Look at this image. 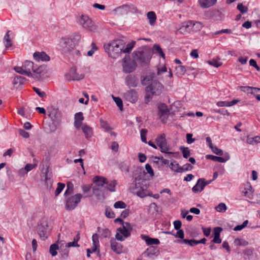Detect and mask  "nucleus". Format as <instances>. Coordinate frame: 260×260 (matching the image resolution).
Returning <instances> with one entry per match:
<instances>
[{"mask_svg": "<svg viewBox=\"0 0 260 260\" xmlns=\"http://www.w3.org/2000/svg\"><path fill=\"white\" fill-rule=\"evenodd\" d=\"M125 47V42L122 40H116L104 45L106 52L109 57L116 59L119 56L122 52L123 47Z\"/></svg>", "mask_w": 260, "mask_h": 260, "instance_id": "nucleus-1", "label": "nucleus"}, {"mask_svg": "<svg viewBox=\"0 0 260 260\" xmlns=\"http://www.w3.org/2000/svg\"><path fill=\"white\" fill-rule=\"evenodd\" d=\"M163 85L157 80L152 81L151 84L146 87L145 103H148L154 95H160L164 90Z\"/></svg>", "mask_w": 260, "mask_h": 260, "instance_id": "nucleus-2", "label": "nucleus"}, {"mask_svg": "<svg viewBox=\"0 0 260 260\" xmlns=\"http://www.w3.org/2000/svg\"><path fill=\"white\" fill-rule=\"evenodd\" d=\"M133 55L134 59L141 64H147L151 57V51L146 47L135 51Z\"/></svg>", "mask_w": 260, "mask_h": 260, "instance_id": "nucleus-3", "label": "nucleus"}, {"mask_svg": "<svg viewBox=\"0 0 260 260\" xmlns=\"http://www.w3.org/2000/svg\"><path fill=\"white\" fill-rule=\"evenodd\" d=\"M93 184H86L81 185V189L84 198L91 197L93 195L98 196V175L93 178Z\"/></svg>", "mask_w": 260, "mask_h": 260, "instance_id": "nucleus-4", "label": "nucleus"}, {"mask_svg": "<svg viewBox=\"0 0 260 260\" xmlns=\"http://www.w3.org/2000/svg\"><path fill=\"white\" fill-rule=\"evenodd\" d=\"M140 178L136 177L129 186V191L133 194L143 198L147 196V191L144 189L140 183Z\"/></svg>", "mask_w": 260, "mask_h": 260, "instance_id": "nucleus-5", "label": "nucleus"}, {"mask_svg": "<svg viewBox=\"0 0 260 260\" xmlns=\"http://www.w3.org/2000/svg\"><path fill=\"white\" fill-rule=\"evenodd\" d=\"M131 230L132 228L129 223L125 222V223H123L122 227L117 229L115 235L116 239L120 241H123L125 238L131 235Z\"/></svg>", "mask_w": 260, "mask_h": 260, "instance_id": "nucleus-6", "label": "nucleus"}, {"mask_svg": "<svg viewBox=\"0 0 260 260\" xmlns=\"http://www.w3.org/2000/svg\"><path fill=\"white\" fill-rule=\"evenodd\" d=\"M137 66L135 60H132L129 55H126L122 60V71L125 73L133 72Z\"/></svg>", "mask_w": 260, "mask_h": 260, "instance_id": "nucleus-7", "label": "nucleus"}, {"mask_svg": "<svg viewBox=\"0 0 260 260\" xmlns=\"http://www.w3.org/2000/svg\"><path fill=\"white\" fill-rule=\"evenodd\" d=\"M37 230L41 239L42 240H45L48 237V224L45 218H42L40 220Z\"/></svg>", "mask_w": 260, "mask_h": 260, "instance_id": "nucleus-8", "label": "nucleus"}, {"mask_svg": "<svg viewBox=\"0 0 260 260\" xmlns=\"http://www.w3.org/2000/svg\"><path fill=\"white\" fill-rule=\"evenodd\" d=\"M82 197V194L77 193L75 196L67 198L66 202V209L70 211L74 209L78 203H80Z\"/></svg>", "mask_w": 260, "mask_h": 260, "instance_id": "nucleus-9", "label": "nucleus"}, {"mask_svg": "<svg viewBox=\"0 0 260 260\" xmlns=\"http://www.w3.org/2000/svg\"><path fill=\"white\" fill-rule=\"evenodd\" d=\"M117 184L115 180H108L106 178L99 176V187H104L107 190L114 192L115 191V186Z\"/></svg>", "mask_w": 260, "mask_h": 260, "instance_id": "nucleus-10", "label": "nucleus"}, {"mask_svg": "<svg viewBox=\"0 0 260 260\" xmlns=\"http://www.w3.org/2000/svg\"><path fill=\"white\" fill-rule=\"evenodd\" d=\"M157 145L159 147L160 151L162 153L169 154H174V153L169 152V147L167 145V142L164 134L158 136L155 139Z\"/></svg>", "mask_w": 260, "mask_h": 260, "instance_id": "nucleus-11", "label": "nucleus"}, {"mask_svg": "<svg viewBox=\"0 0 260 260\" xmlns=\"http://www.w3.org/2000/svg\"><path fill=\"white\" fill-rule=\"evenodd\" d=\"M60 43L61 44L62 51L64 53L70 52L75 47L74 42L69 38H62Z\"/></svg>", "mask_w": 260, "mask_h": 260, "instance_id": "nucleus-12", "label": "nucleus"}, {"mask_svg": "<svg viewBox=\"0 0 260 260\" xmlns=\"http://www.w3.org/2000/svg\"><path fill=\"white\" fill-rule=\"evenodd\" d=\"M78 22L83 27L90 31H92L95 29L91 20L87 16L81 15L78 19Z\"/></svg>", "mask_w": 260, "mask_h": 260, "instance_id": "nucleus-13", "label": "nucleus"}, {"mask_svg": "<svg viewBox=\"0 0 260 260\" xmlns=\"http://www.w3.org/2000/svg\"><path fill=\"white\" fill-rule=\"evenodd\" d=\"M158 109V115L160 119L162 122H166L170 114L169 110L165 104H159Z\"/></svg>", "mask_w": 260, "mask_h": 260, "instance_id": "nucleus-14", "label": "nucleus"}, {"mask_svg": "<svg viewBox=\"0 0 260 260\" xmlns=\"http://www.w3.org/2000/svg\"><path fill=\"white\" fill-rule=\"evenodd\" d=\"M124 100L131 103H135L138 99L137 92L135 89H130L123 93Z\"/></svg>", "mask_w": 260, "mask_h": 260, "instance_id": "nucleus-15", "label": "nucleus"}, {"mask_svg": "<svg viewBox=\"0 0 260 260\" xmlns=\"http://www.w3.org/2000/svg\"><path fill=\"white\" fill-rule=\"evenodd\" d=\"M47 69V67L45 64L41 65L37 68H34V70L32 73L33 76L31 77L35 79L39 80L42 76L44 75L46 73Z\"/></svg>", "mask_w": 260, "mask_h": 260, "instance_id": "nucleus-16", "label": "nucleus"}, {"mask_svg": "<svg viewBox=\"0 0 260 260\" xmlns=\"http://www.w3.org/2000/svg\"><path fill=\"white\" fill-rule=\"evenodd\" d=\"M66 77L69 78V80L78 81L83 79L84 75L83 74L80 75L77 74L76 69L73 67L70 69L68 74L66 75Z\"/></svg>", "mask_w": 260, "mask_h": 260, "instance_id": "nucleus-17", "label": "nucleus"}, {"mask_svg": "<svg viewBox=\"0 0 260 260\" xmlns=\"http://www.w3.org/2000/svg\"><path fill=\"white\" fill-rule=\"evenodd\" d=\"M110 245L112 250L116 253L120 254L123 252L122 245L117 242L115 239L112 238L110 240Z\"/></svg>", "mask_w": 260, "mask_h": 260, "instance_id": "nucleus-18", "label": "nucleus"}, {"mask_svg": "<svg viewBox=\"0 0 260 260\" xmlns=\"http://www.w3.org/2000/svg\"><path fill=\"white\" fill-rule=\"evenodd\" d=\"M138 83V80L135 76L129 75L125 79V84L129 88L137 87Z\"/></svg>", "mask_w": 260, "mask_h": 260, "instance_id": "nucleus-19", "label": "nucleus"}, {"mask_svg": "<svg viewBox=\"0 0 260 260\" xmlns=\"http://www.w3.org/2000/svg\"><path fill=\"white\" fill-rule=\"evenodd\" d=\"M23 67L25 72H27L26 73V76L28 77H31L33 76L32 75L31 71H33L34 70V63L33 62L29 60H26L23 64Z\"/></svg>", "mask_w": 260, "mask_h": 260, "instance_id": "nucleus-20", "label": "nucleus"}, {"mask_svg": "<svg viewBox=\"0 0 260 260\" xmlns=\"http://www.w3.org/2000/svg\"><path fill=\"white\" fill-rule=\"evenodd\" d=\"M100 126L105 132L109 133L111 136L116 137V134L112 131V127H111L108 122L103 119L100 120Z\"/></svg>", "mask_w": 260, "mask_h": 260, "instance_id": "nucleus-21", "label": "nucleus"}, {"mask_svg": "<svg viewBox=\"0 0 260 260\" xmlns=\"http://www.w3.org/2000/svg\"><path fill=\"white\" fill-rule=\"evenodd\" d=\"M33 57L37 61H47L50 60V57L44 52H36L34 53Z\"/></svg>", "mask_w": 260, "mask_h": 260, "instance_id": "nucleus-22", "label": "nucleus"}, {"mask_svg": "<svg viewBox=\"0 0 260 260\" xmlns=\"http://www.w3.org/2000/svg\"><path fill=\"white\" fill-rule=\"evenodd\" d=\"M93 246L91 248L87 249V256L89 257L90 254L95 252L98 248V234L95 233L92 235Z\"/></svg>", "mask_w": 260, "mask_h": 260, "instance_id": "nucleus-23", "label": "nucleus"}, {"mask_svg": "<svg viewBox=\"0 0 260 260\" xmlns=\"http://www.w3.org/2000/svg\"><path fill=\"white\" fill-rule=\"evenodd\" d=\"M242 192L244 194L245 196L251 199L253 195V189L251 184L249 182L244 184V188L242 190Z\"/></svg>", "mask_w": 260, "mask_h": 260, "instance_id": "nucleus-24", "label": "nucleus"}, {"mask_svg": "<svg viewBox=\"0 0 260 260\" xmlns=\"http://www.w3.org/2000/svg\"><path fill=\"white\" fill-rule=\"evenodd\" d=\"M222 230V229L220 227H216L214 229L213 232V239L212 240V242L218 244L221 243L220 234Z\"/></svg>", "mask_w": 260, "mask_h": 260, "instance_id": "nucleus-25", "label": "nucleus"}, {"mask_svg": "<svg viewBox=\"0 0 260 260\" xmlns=\"http://www.w3.org/2000/svg\"><path fill=\"white\" fill-rule=\"evenodd\" d=\"M206 157L207 159H211L212 160L220 162H225L226 161H228L230 158L229 154H227V155L224 157L216 156L215 155L210 154L207 155L206 156Z\"/></svg>", "mask_w": 260, "mask_h": 260, "instance_id": "nucleus-26", "label": "nucleus"}, {"mask_svg": "<svg viewBox=\"0 0 260 260\" xmlns=\"http://www.w3.org/2000/svg\"><path fill=\"white\" fill-rule=\"evenodd\" d=\"M189 23L191 25V29L193 31H200L204 27L203 24L200 21L190 20Z\"/></svg>", "mask_w": 260, "mask_h": 260, "instance_id": "nucleus-27", "label": "nucleus"}, {"mask_svg": "<svg viewBox=\"0 0 260 260\" xmlns=\"http://www.w3.org/2000/svg\"><path fill=\"white\" fill-rule=\"evenodd\" d=\"M142 239L145 240L148 245H158L159 244V240L157 238H152L148 236L142 235Z\"/></svg>", "mask_w": 260, "mask_h": 260, "instance_id": "nucleus-28", "label": "nucleus"}, {"mask_svg": "<svg viewBox=\"0 0 260 260\" xmlns=\"http://www.w3.org/2000/svg\"><path fill=\"white\" fill-rule=\"evenodd\" d=\"M130 10V8L127 5H123L119 7L114 10V11L119 15H124L127 14Z\"/></svg>", "mask_w": 260, "mask_h": 260, "instance_id": "nucleus-29", "label": "nucleus"}, {"mask_svg": "<svg viewBox=\"0 0 260 260\" xmlns=\"http://www.w3.org/2000/svg\"><path fill=\"white\" fill-rule=\"evenodd\" d=\"M213 181L212 179V180H209V181H206L205 179L203 178V181H202V184H201V189H197V186L198 185V184L197 185H194L192 188V190L193 192L194 193H199V192H201L204 188V187L209 184L210 183H211Z\"/></svg>", "mask_w": 260, "mask_h": 260, "instance_id": "nucleus-30", "label": "nucleus"}, {"mask_svg": "<svg viewBox=\"0 0 260 260\" xmlns=\"http://www.w3.org/2000/svg\"><path fill=\"white\" fill-rule=\"evenodd\" d=\"M191 29V25L189 23V21L184 23L180 27L178 31L182 34H185L190 31Z\"/></svg>", "mask_w": 260, "mask_h": 260, "instance_id": "nucleus-31", "label": "nucleus"}, {"mask_svg": "<svg viewBox=\"0 0 260 260\" xmlns=\"http://www.w3.org/2000/svg\"><path fill=\"white\" fill-rule=\"evenodd\" d=\"M158 252V250L156 247L151 246L147 249L143 254L147 256L150 257L152 255L157 254Z\"/></svg>", "mask_w": 260, "mask_h": 260, "instance_id": "nucleus-32", "label": "nucleus"}, {"mask_svg": "<svg viewBox=\"0 0 260 260\" xmlns=\"http://www.w3.org/2000/svg\"><path fill=\"white\" fill-rule=\"evenodd\" d=\"M59 252L63 259H66L68 257L69 249L66 246H64L63 244L60 245Z\"/></svg>", "mask_w": 260, "mask_h": 260, "instance_id": "nucleus-33", "label": "nucleus"}, {"mask_svg": "<svg viewBox=\"0 0 260 260\" xmlns=\"http://www.w3.org/2000/svg\"><path fill=\"white\" fill-rule=\"evenodd\" d=\"M26 81L25 78L20 76H16L13 79V83L14 85H22Z\"/></svg>", "mask_w": 260, "mask_h": 260, "instance_id": "nucleus-34", "label": "nucleus"}, {"mask_svg": "<svg viewBox=\"0 0 260 260\" xmlns=\"http://www.w3.org/2000/svg\"><path fill=\"white\" fill-rule=\"evenodd\" d=\"M136 44V42L135 41H132L130 43H128L126 47H123V49H122V52L123 53H129L131 52L133 48L134 47Z\"/></svg>", "mask_w": 260, "mask_h": 260, "instance_id": "nucleus-35", "label": "nucleus"}, {"mask_svg": "<svg viewBox=\"0 0 260 260\" xmlns=\"http://www.w3.org/2000/svg\"><path fill=\"white\" fill-rule=\"evenodd\" d=\"M169 167L173 171L181 173V172H180L181 167L179 166V164L174 160L170 164Z\"/></svg>", "mask_w": 260, "mask_h": 260, "instance_id": "nucleus-36", "label": "nucleus"}, {"mask_svg": "<svg viewBox=\"0 0 260 260\" xmlns=\"http://www.w3.org/2000/svg\"><path fill=\"white\" fill-rule=\"evenodd\" d=\"M147 18L149 20V24L151 25H153L156 19V16L155 13L153 11L149 12L147 14Z\"/></svg>", "mask_w": 260, "mask_h": 260, "instance_id": "nucleus-37", "label": "nucleus"}, {"mask_svg": "<svg viewBox=\"0 0 260 260\" xmlns=\"http://www.w3.org/2000/svg\"><path fill=\"white\" fill-rule=\"evenodd\" d=\"M176 74L178 77H181L184 75L186 71V68L184 66H179L175 68Z\"/></svg>", "mask_w": 260, "mask_h": 260, "instance_id": "nucleus-38", "label": "nucleus"}, {"mask_svg": "<svg viewBox=\"0 0 260 260\" xmlns=\"http://www.w3.org/2000/svg\"><path fill=\"white\" fill-rule=\"evenodd\" d=\"M248 92H250L251 93L254 94L258 101H260V88L256 87H248Z\"/></svg>", "mask_w": 260, "mask_h": 260, "instance_id": "nucleus-39", "label": "nucleus"}, {"mask_svg": "<svg viewBox=\"0 0 260 260\" xmlns=\"http://www.w3.org/2000/svg\"><path fill=\"white\" fill-rule=\"evenodd\" d=\"M59 245L58 244L54 243L51 245L49 249V252L52 256H55L57 254V250L59 249Z\"/></svg>", "mask_w": 260, "mask_h": 260, "instance_id": "nucleus-40", "label": "nucleus"}, {"mask_svg": "<svg viewBox=\"0 0 260 260\" xmlns=\"http://www.w3.org/2000/svg\"><path fill=\"white\" fill-rule=\"evenodd\" d=\"M11 33V31L10 30H8L4 38V41L6 42V43L5 44V47L6 49H8L12 45V43L10 38V34Z\"/></svg>", "mask_w": 260, "mask_h": 260, "instance_id": "nucleus-41", "label": "nucleus"}, {"mask_svg": "<svg viewBox=\"0 0 260 260\" xmlns=\"http://www.w3.org/2000/svg\"><path fill=\"white\" fill-rule=\"evenodd\" d=\"M80 239L79 234L78 233L76 236L74 238V241L68 243L65 246L68 248L71 247H79L78 244V241Z\"/></svg>", "mask_w": 260, "mask_h": 260, "instance_id": "nucleus-42", "label": "nucleus"}, {"mask_svg": "<svg viewBox=\"0 0 260 260\" xmlns=\"http://www.w3.org/2000/svg\"><path fill=\"white\" fill-rule=\"evenodd\" d=\"M74 191V184L71 182H68L67 183V189L64 192V195L67 196L71 194Z\"/></svg>", "mask_w": 260, "mask_h": 260, "instance_id": "nucleus-43", "label": "nucleus"}, {"mask_svg": "<svg viewBox=\"0 0 260 260\" xmlns=\"http://www.w3.org/2000/svg\"><path fill=\"white\" fill-rule=\"evenodd\" d=\"M246 141L247 143L249 144L254 145L260 142V137L258 136H256L254 137H250L248 136Z\"/></svg>", "mask_w": 260, "mask_h": 260, "instance_id": "nucleus-44", "label": "nucleus"}, {"mask_svg": "<svg viewBox=\"0 0 260 260\" xmlns=\"http://www.w3.org/2000/svg\"><path fill=\"white\" fill-rule=\"evenodd\" d=\"M82 129L86 138L91 137L92 135V131L89 127L86 125H84L82 126Z\"/></svg>", "mask_w": 260, "mask_h": 260, "instance_id": "nucleus-45", "label": "nucleus"}, {"mask_svg": "<svg viewBox=\"0 0 260 260\" xmlns=\"http://www.w3.org/2000/svg\"><path fill=\"white\" fill-rule=\"evenodd\" d=\"M112 98L116 104L117 107L119 108L120 111L123 110V103L122 100L119 97H115L112 95Z\"/></svg>", "mask_w": 260, "mask_h": 260, "instance_id": "nucleus-46", "label": "nucleus"}, {"mask_svg": "<svg viewBox=\"0 0 260 260\" xmlns=\"http://www.w3.org/2000/svg\"><path fill=\"white\" fill-rule=\"evenodd\" d=\"M215 209L218 212H224L227 209V207L224 203H221L215 207Z\"/></svg>", "mask_w": 260, "mask_h": 260, "instance_id": "nucleus-47", "label": "nucleus"}, {"mask_svg": "<svg viewBox=\"0 0 260 260\" xmlns=\"http://www.w3.org/2000/svg\"><path fill=\"white\" fill-rule=\"evenodd\" d=\"M180 149L181 150L183 154V156L187 158L190 155V152L188 147H181Z\"/></svg>", "mask_w": 260, "mask_h": 260, "instance_id": "nucleus-48", "label": "nucleus"}, {"mask_svg": "<svg viewBox=\"0 0 260 260\" xmlns=\"http://www.w3.org/2000/svg\"><path fill=\"white\" fill-rule=\"evenodd\" d=\"M105 215L108 218H113L114 217V213L110 207L106 206Z\"/></svg>", "mask_w": 260, "mask_h": 260, "instance_id": "nucleus-49", "label": "nucleus"}, {"mask_svg": "<svg viewBox=\"0 0 260 260\" xmlns=\"http://www.w3.org/2000/svg\"><path fill=\"white\" fill-rule=\"evenodd\" d=\"M147 132L148 131L145 128H142L140 132L141 141L145 143H147L146 140V135Z\"/></svg>", "mask_w": 260, "mask_h": 260, "instance_id": "nucleus-50", "label": "nucleus"}, {"mask_svg": "<svg viewBox=\"0 0 260 260\" xmlns=\"http://www.w3.org/2000/svg\"><path fill=\"white\" fill-rule=\"evenodd\" d=\"M65 184L62 183H58L57 187L55 191V196H57L63 189Z\"/></svg>", "mask_w": 260, "mask_h": 260, "instance_id": "nucleus-51", "label": "nucleus"}, {"mask_svg": "<svg viewBox=\"0 0 260 260\" xmlns=\"http://www.w3.org/2000/svg\"><path fill=\"white\" fill-rule=\"evenodd\" d=\"M126 207V204L123 201H117L114 204V207L116 209H125Z\"/></svg>", "mask_w": 260, "mask_h": 260, "instance_id": "nucleus-52", "label": "nucleus"}, {"mask_svg": "<svg viewBox=\"0 0 260 260\" xmlns=\"http://www.w3.org/2000/svg\"><path fill=\"white\" fill-rule=\"evenodd\" d=\"M207 62L214 67L218 68L221 66L222 63L216 59H213L211 60H208Z\"/></svg>", "mask_w": 260, "mask_h": 260, "instance_id": "nucleus-53", "label": "nucleus"}, {"mask_svg": "<svg viewBox=\"0 0 260 260\" xmlns=\"http://www.w3.org/2000/svg\"><path fill=\"white\" fill-rule=\"evenodd\" d=\"M153 48L156 53H158L160 56L163 58H165V54L164 53L161 48L159 45L157 44L154 45Z\"/></svg>", "mask_w": 260, "mask_h": 260, "instance_id": "nucleus-54", "label": "nucleus"}, {"mask_svg": "<svg viewBox=\"0 0 260 260\" xmlns=\"http://www.w3.org/2000/svg\"><path fill=\"white\" fill-rule=\"evenodd\" d=\"M234 243L235 244L238 246H247L248 244L247 241L240 239H235Z\"/></svg>", "mask_w": 260, "mask_h": 260, "instance_id": "nucleus-55", "label": "nucleus"}, {"mask_svg": "<svg viewBox=\"0 0 260 260\" xmlns=\"http://www.w3.org/2000/svg\"><path fill=\"white\" fill-rule=\"evenodd\" d=\"M237 8L242 14L246 13L248 12V8L243 6L242 4H239Z\"/></svg>", "mask_w": 260, "mask_h": 260, "instance_id": "nucleus-56", "label": "nucleus"}, {"mask_svg": "<svg viewBox=\"0 0 260 260\" xmlns=\"http://www.w3.org/2000/svg\"><path fill=\"white\" fill-rule=\"evenodd\" d=\"M192 166L190 164H186L184 165L182 167H181L180 172L182 173L184 171H190L192 170Z\"/></svg>", "mask_w": 260, "mask_h": 260, "instance_id": "nucleus-57", "label": "nucleus"}, {"mask_svg": "<svg viewBox=\"0 0 260 260\" xmlns=\"http://www.w3.org/2000/svg\"><path fill=\"white\" fill-rule=\"evenodd\" d=\"M222 33L231 34L232 33V30L230 29H223L217 31L215 32L212 33V36L214 37L216 35H220Z\"/></svg>", "mask_w": 260, "mask_h": 260, "instance_id": "nucleus-58", "label": "nucleus"}, {"mask_svg": "<svg viewBox=\"0 0 260 260\" xmlns=\"http://www.w3.org/2000/svg\"><path fill=\"white\" fill-rule=\"evenodd\" d=\"M14 69L17 73L21 75H26V73H27V72H25L23 66L22 67H15Z\"/></svg>", "mask_w": 260, "mask_h": 260, "instance_id": "nucleus-59", "label": "nucleus"}, {"mask_svg": "<svg viewBox=\"0 0 260 260\" xmlns=\"http://www.w3.org/2000/svg\"><path fill=\"white\" fill-rule=\"evenodd\" d=\"M213 153L218 155H222L223 154V151L221 149L218 148L216 146H213L211 148Z\"/></svg>", "mask_w": 260, "mask_h": 260, "instance_id": "nucleus-60", "label": "nucleus"}, {"mask_svg": "<svg viewBox=\"0 0 260 260\" xmlns=\"http://www.w3.org/2000/svg\"><path fill=\"white\" fill-rule=\"evenodd\" d=\"M192 134L189 133L187 134L186 135V142L189 144L192 143L196 140L195 139L192 138Z\"/></svg>", "mask_w": 260, "mask_h": 260, "instance_id": "nucleus-61", "label": "nucleus"}, {"mask_svg": "<svg viewBox=\"0 0 260 260\" xmlns=\"http://www.w3.org/2000/svg\"><path fill=\"white\" fill-rule=\"evenodd\" d=\"M145 169L147 171V173L149 174L150 176L152 177L154 176L153 170L151 166L149 164H146Z\"/></svg>", "mask_w": 260, "mask_h": 260, "instance_id": "nucleus-62", "label": "nucleus"}, {"mask_svg": "<svg viewBox=\"0 0 260 260\" xmlns=\"http://www.w3.org/2000/svg\"><path fill=\"white\" fill-rule=\"evenodd\" d=\"M37 165L34 164H27L24 169L28 173L36 167Z\"/></svg>", "mask_w": 260, "mask_h": 260, "instance_id": "nucleus-63", "label": "nucleus"}, {"mask_svg": "<svg viewBox=\"0 0 260 260\" xmlns=\"http://www.w3.org/2000/svg\"><path fill=\"white\" fill-rule=\"evenodd\" d=\"M19 134L24 138H28L29 136V133L22 129L18 130Z\"/></svg>", "mask_w": 260, "mask_h": 260, "instance_id": "nucleus-64", "label": "nucleus"}]
</instances>
